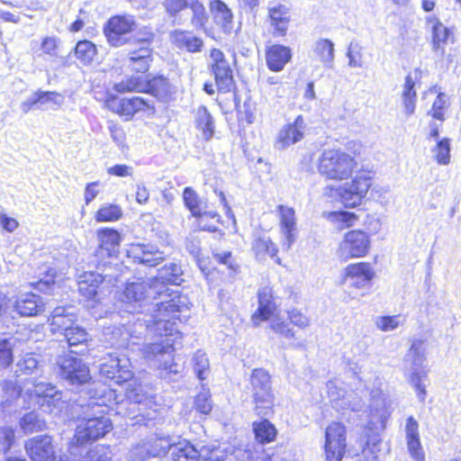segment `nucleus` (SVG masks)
<instances>
[{
  "label": "nucleus",
  "mask_w": 461,
  "mask_h": 461,
  "mask_svg": "<svg viewBox=\"0 0 461 461\" xmlns=\"http://www.w3.org/2000/svg\"><path fill=\"white\" fill-rule=\"evenodd\" d=\"M182 274L181 266L174 262L158 269L157 276L151 279L150 290L158 294L161 301L155 304L149 318L144 320L146 329L159 337L158 341L144 346L145 358L158 368L174 374L178 372L174 352L182 339L176 320L182 321V314L190 310L191 303L186 295L170 290L167 285H179L183 281Z\"/></svg>",
  "instance_id": "obj_1"
},
{
  "label": "nucleus",
  "mask_w": 461,
  "mask_h": 461,
  "mask_svg": "<svg viewBox=\"0 0 461 461\" xmlns=\"http://www.w3.org/2000/svg\"><path fill=\"white\" fill-rule=\"evenodd\" d=\"M357 165L355 158L341 149H325L319 158L318 171L328 179L341 181L352 176Z\"/></svg>",
  "instance_id": "obj_2"
},
{
  "label": "nucleus",
  "mask_w": 461,
  "mask_h": 461,
  "mask_svg": "<svg viewBox=\"0 0 461 461\" xmlns=\"http://www.w3.org/2000/svg\"><path fill=\"white\" fill-rule=\"evenodd\" d=\"M425 361L424 348L420 340L413 341L404 358L406 371L409 372V382L414 389L420 402L427 397L429 382L428 370L423 366Z\"/></svg>",
  "instance_id": "obj_3"
},
{
  "label": "nucleus",
  "mask_w": 461,
  "mask_h": 461,
  "mask_svg": "<svg viewBox=\"0 0 461 461\" xmlns=\"http://www.w3.org/2000/svg\"><path fill=\"white\" fill-rule=\"evenodd\" d=\"M250 384L257 415L268 416L273 411L275 400L269 374L262 368L254 369L250 375Z\"/></svg>",
  "instance_id": "obj_4"
},
{
  "label": "nucleus",
  "mask_w": 461,
  "mask_h": 461,
  "mask_svg": "<svg viewBox=\"0 0 461 461\" xmlns=\"http://www.w3.org/2000/svg\"><path fill=\"white\" fill-rule=\"evenodd\" d=\"M62 347L61 350L58 349L56 366L59 376L70 384H84L90 381V371L83 360L73 356L74 353H68Z\"/></svg>",
  "instance_id": "obj_5"
},
{
  "label": "nucleus",
  "mask_w": 461,
  "mask_h": 461,
  "mask_svg": "<svg viewBox=\"0 0 461 461\" xmlns=\"http://www.w3.org/2000/svg\"><path fill=\"white\" fill-rule=\"evenodd\" d=\"M372 185V177L365 171L358 172L350 182L336 189L337 195L346 207L354 208L361 204Z\"/></svg>",
  "instance_id": "obj_6"
},
{
  "label": "nucleus",
  "mask_w": 461,
  "mask_h": 461,
  "mask_svg": "<svg viewBox=\"0 0 461 461\" xmlns=\"http://www.w3.org/2000/svg\"><path fill=\"white\" fill-rule=\"evenodd\" d=\"M150 284L151 279L145 282H131L126 285L121 298L124 311L134 313L140 312L151 298L153 300L160 299L158 294L150 290Z\"/></svg>",
  "instance_id": "obj_7"
},
{
  "label": "nucleus",
  "mask_w": 461,
  "mask_h": 461,
  "mask_svg": "<svg viewBox=\"0 0 461 461\" xmlns=\"http://www.w3.org/2000/svg\"><path fill=\"white\" fill-rule=\"evenodd\" d=\"M99 416L84 419L77 425L76 438L77 442L84 444L96 440L106 435L113 428L110 419L104 415V410L95 411Z\"/></svg>",
  "instance_id": "obj_8"
},
{
  "label": "nucleus",
  "mask_w": 461,
  "mask_h": 461,
  "mask_svg": "<svg viewBox=\"0 0 461 461\" xmlns=\"http://www.w3.org/2000/svg\"><path fill=\"white\" fill-rule=\"evenodd\" d=\"M33 390L31 395L34 396L35 402L47 413L58 415L65 405L62 393L55 386L44 382L32 381Z\"/></svg>",
  "instance_id": "obj_9"
},
{
  "label": "nucleus",
  "mask_w": 461,
  "mask_h": 461,
  "mask_svg": "<svg viewBox=\"0 0 461 461\" xmlns=\"http://www.w3.org/2000/svg\"><path fill=\"white\" fill-rule=\"evenodd\" d=\"M136 27V22L131 15H116L111 17L104 27V34L113 47H121L131 39L127 36Z\"/></svg>",
  "instance_id": "obj_10"
},
{
  "label": "nucleus",
  "mask_w": 461,
  "mask_h": 461,
  "mask_svg": "<svg viewBox=\"0 0 461 461\" xmlns=\"http://www.w3.org/2000/svg\"><path fill=\"white\" fill-rule=\"evenodd\" d=\"M346 446V427L339 422L330 423L325 431L324 448L327 461H341Z\"/></svg>",
  "instance_id": "obj_11"
},
{
  "label": "nucleus",
  "mask_w": 461,
  "mask_h": 461,
  "mask_svg": "<svg viewBox=\"0 0 461 461\" xmlns=\"http://www.w3.org/2000/svg\"><path fill=\"white\" fill-rule=\"evenodd\" d=\"M211 70L214 75V79L218 90L222 93L230 92L234 85L232 68L229 60L225 58L223 52L218 49H212L210 54Z\"/></svg>",
  "instance_id": "obj_12"
},
{
  "label": "nucleus",
  "mask_w": 461,
  "mask_h": 461,
  "mask_svg": "<svg viewBox=\"0 0 461 461\" xmlns=\"http://www.w3.org/2000/svg\"><path fill=\"white\" fill-rule=\"evenodd\" d=\"M97 236L99 246L95 250V259L93 260V263L96 264L97 267L103 266L111 269L106 259L118 251L122 240L121 235L113 229L105 228L98 230Z\"/></svg>",
  "instance_id": "obj_13"
},
{
  "label": "nucleus",
  "mask_w": 461,
  "mask_h": 461,
  "mask_svg": "<svg viewBox=\"0 0 461 461\" xmlns=\"http://www.w3.org/2000/svg\"><path fill=\"white\" fill-rule=\"evenodd\" d=\"M370 248V239L362 230H350L344 235L339 249V257L345 260L352 258H361L367 254Z\"/></svg>",
  "instance_id": "obj_14"
},
{
  "label": "nucleus",
  "mask_w": 461,
  "mask_h": 461,
  "mask_svg": "<svg viewBox=\"0 0 461 461\" xmlns=\"http://www.w3.org/2000/svg\"><path fill=\"white\" fill-rule=\"evenodd\" d=\"M369 420L366 425L369 430L384 428L390 415L386 402V395L380 388H375L370 393V403L368 406Z\"/></svg>",
  "instance_id": "obj_15"
},
{
  "label": "nucleus",
  "mask_w": 461,
  "mask_h": 461,
  "mask_svg": "<svg viewBox=\"0 0 461 461\" xmlns=\"http://www.w3.org/2000/svg\"><path fill=\"white\" fill-rule=\"evenodd\" d=\"M131 367L130 359L125 356L112 357L100 366V374L107 379L113 380L115 384H121L132 378L133 373Z\"/></svg>",
  "instance_id": "obj_16"
},
{
  "label": "nucleus",
  "mask_w": 461,
  "mask_h": 461,
  "mask_svg": "<svg viewBox=\"0 0 461 461\" xmlns=\"http://www.w3.org/2000/svg\"><path fill=\"white\" fill-rule=\"evenodd\" d=\"M109 268L103 270V273H96L93 271L84 272L78 277V292L79 294L88 300H95L97 295L99 285L108 278L109 282L113 279L117 281L118 276L109 272Z\"/></svg>",
  "instance_id": "obj_17"
},
{
  "label": "nucleus",
  "mask_w": 461,
  "mask_h": 461,
  "mask_svg": "<svg viewBox=\"0 0 461 461\" xmlns=\"http://www.w3.org/2000/svg\"><path fill=\"white\" fill-rule=\"evenodd\" d=\"M24 448L32 461H55V449L52 438L48 435H39L28 439Z\"/></svg>",
  "instance_id": "obj_18"
},
{
  "label": "nucleus",
  "mask_w": 461,
  "mask_h": 461,
  "mask_svg": "<svg viewBox=\"0 0 461 461\" xmlns=\"http://www.w3.org/2000/svg\"><path fill=\"white\" fill-rule=\"evenodd\" d=\"M374 276L375 272L369 263L350 264L345 268V283L357 289L369 287Z\"/></svg>",
  "instance_id": "obj_19"
},
{
  "label": "nucleus",
  "mask_w": 461,
  "mask_h": 461,
  "mask_svg": "<svg viewBox=\"0 0 461 461\" xmlns=\"http://www.w3.org/2000/svg\"><path fill=\"white\" fill-rule=\"evenodd\" d=\"M304 129V119L302 115H298L294 122L285 124L280 130L275 143V148L283 150L302 140Z\"/></svg>",
  "instance_id": "obj_20"
},
{
  "label": "nucleus",
  "mask_w": 461,
  "mask_h": 461,
  "mask_svg": "<svg viewBox=\"0 0 461 461\" xmlns=\"http://www.w3.org/2000/svg\"><path fill=\"white\" fill-rule=\"evenodd\" d=\"M277 211L280 217V231L283 236L282 247L289 250L297 238L295 212L292 207L278 205Z\"/></svg>",
  "instance_id": "obj_21"
},
{
  "label": "nucleus",
  "mask_w": 461,
  "mask_h": 461,
  "mask_svg": "<svg viewBox=\"0 0 461 461\" xmlns=\"http://www.w3.org/2000/svg\"><path fill=\"white\" fill-rule=\"evenodd\" d=\"M427 23L431 25L432 52L435 57L441 59L446 54V46L452 35V32L436 16H429L427 18Z\"/></svg>",
  "instance_id": "obj_22"
},
{
  "label": "nucleus",
  "mask_w": 461,
  "mask_h": 461,
  "mask_svg": "<svg viewBox=\"0 0 461 461\" xmlns=\"http://www.w3.org/2000/svg\"><path fill=\"white\" fill-rule=\"evenodd\" d=\"M43 306L41 296L33 293H28L15 300L10 314L12 319L15 318L13 313L19 316H35L43 311Z\"/></svg>",
  "instance_id": "obj_23"
},
{
  "label": "nucleus",
  "mask_w": 461,
  "mask_h": 461,
  "mask_svg": "<svg viewBox=\"0 0 461 461\" xmlns=\"http://www.w3.org/2000/svg\"><path fill=\"white\" fill-rule=\"evenodd\" d=\"M128 256L134 262L148 267H155L165 259L164 252L154 249L150 245L142 244L132 245L128 250Z\"/></svg>",
  "instance_id": "obj_24"
},
{
  "label": "nucleus",
  "mask_w": 461,
  "mask_h": 461,
  "mask_svg": "<svg viewBox=\"0 0 461 461\" xmlns=\"http://www.w3.org/2000/svg\"><path fill=\"white\" fill-rule=\"evenodd\" d=\"M258 307L251 317V321L254 326H258L262 321L268 320L276 310L272 288L268 286L260 288L258 292Z\"/></svg>",
  "instance_id": "obj_25"
},
{
  "label": "nucleus",
  "mask_w": 461,
  "mask_h": 461,
  "mask_svg": "<svg viewBox=\"0 0 461 461\" xmlns=\"http://www.w3.org/2000/svg\"><path fill=\"white\" fill-rule=\"evenodd\" d=\"M73 307H56L49 318L50 325L53 332H59L64 335L69 330L74 329L76 315L72 312Z\"/></svg>",
  "instance_id": "obj_26"
},
{
  "label": "nucleus",
  "mask_w": 461,
  "mask_h": 461,
  "mask_svg": "<svg viewBox=\"0 0 461 461\" xmlns=\"http://www.w3.org/2000/svg\"><path fill=\"white\" fill-rule=\"evenodd\" d=\"M151 47H139L130 44L127 52L128 66L138 73H145L149 70L153 60Z\"/></svg>",
  "instance_id": "obj_27"
},
{
  "label": "nucleus",
  "mask_w": 461,
  "mask_h": 461,
  "mask_svg": "<svg viewBox=\"0 0 461 461\" xmlns=\"http://www.w3.org/2000/svg\"><path fill=\"white\" fill-rule=\"evenodd\" d=\"M268 16L275 36H285L291 21L290 7L284 4H277L269 7Z\"/></svg>",
  "instance_id": "obj_28"
},
{
  "label": "nucleus",
  "mask_w": 461,
  "mask_h": 461,
  "mask_svg": "<svg viewBox=\"0 0 461 461\" xmlns=\"http://www.w3.org/2000/svg\"><path fill=\"white\" fill-rule=\"evenodd\" d=\"M194 124L202 134L203 140H212L215 132L214 119L204 105H199L193 111Z\"/></svg>",
  "instance_id": "obj_29"
},
{
  "label": "nucleus",
  "mask_w": 461,
  "mask_h": 461,
  "mask_svg": "<svg viewBox=\"0 0 461 461\" xmlns=\"http://www.w3.org/2000/svg\"><path fill=\"white\" fill-rule=\"evenodd\" d=\"M215 23L223 32L230 34L233 30V14L228 5L221 0H211L209 4Z\"/></svg>",
  "instance_id": "obj_30"
},
{
  "label": "nucleus",
  "mask_w": 461,
  "mask_h": 461,
  "mask_svg": "<svg viewBox=\"0 0 461 461\" xmlns=\"http://www.w3.org/2000/svg\"><path fill=\"white\" fill-rule=\"evenodd\" d=\"M291 57L290 48L279 44L273 45L266 54L267 67L272 71L279 72L290 61Z\"/></svg>",
  "instance_id": "obj_31"
},
{
  "label": "nucleus",
  "mask_w": 461,
  "mask_h": 461,
  "mask_svg": "<svg viewBox=\"0 0 461 461\" xmlns=\"http://www.w3.org/2000/svg\"><path fill=\"white\" fill-rule=\"evenodd\" d=\"M147 103L141 97L113 99L108 102V106L120 115L131 117L135 113L144 109Z\"/></svg>",
  "instance_id": "obj_32"
},
{
  "label": "nucleus",
  "mask_w": 461,
  "mask_h": 461,
  "mask_svg": "<svg viewBox=\"0 0 461 461\" xmlns=\"http://www.w3.org/2000/svg\"><path fill=\"white\" fill-rule=\"evenodd\" d=\"M65 343L70 348L68 353L83 354L87 350V341L89 335L86 330L80 326H76L63 335Z\"/></svg>",
  "instance_id": "obj_33"
},
{
  "label": "nucleus",
  "mask_w": 461,
  "mask_h": 461,
  "mask_svg": "<svg viewBox=\"0 0 461 461\" xmlns=\"http://www.w3.org/2000/svg\"><path fill=\"white\" fill-rule=\"evenodd\" d=\"M149 446L150 456H160L166 455L169 450L172 451L175 440L170 436L156 434L149 437L146 440Z\"/></svg>",
  "instance_id": "obj_34"
},
{
  "label": "nucleus",
  "mask_w": 461,
  "mask_h": 461,
  "mask_svg": "<svg viewBox=\"0 0 461 461\" xmlns=\"http://www.w3.org/2000/svg\"><path fill=\"white\" fill-rule=\"evenodd\" d=\"M313 54L327 68H332L334 64V44L328 39H320L312 47Z\"/></svg>",
  "instance_id": "obj_35"
},
{
  "label": "nucleus",
  "mask_w": 461,
  "mask_h": 461,
  "mask_svg": "<svg viewBox=\"0 0 461 461\" xmlns=\"http://www.w3.org/2000/svg\"><path fill=\"white\" fill-rule=\"evenodd\" d=\"M171 456L174 461H201V453L188 441H175Z\"/></svg>",
  "instance_id": "obj_36"
},
{
  "label": "nucleus",
  "mask_w": 461,
  "mask_h": 461,
  "mask_svg": "<svg viewBox=\"0 0 461 461\" xmlns=\"http://www.w3.org/2000/svg\"><path fill=\"white\" fill-rule=\"evenodd\" d=\"M147 87L145 93H149L159 100H167L172 94V86L167 78L158 76L150 80H145Z\"/></svg>",
  "instance_id": "obj_37"
},
{
  "label": "nucleus",
  "mask_w": 461,
  "mask_h": 461,
  "mask_svg": "<svg viewBox=\"0 0 461 461\" xmlns=\"http://www.w3.org/2000/svg\"><path fill=\"white\" fill-rule=\"evenodd\" d=\"M41 365L32 353L24 354L16 364L15 374L17 376L23 375H35V377L41 375Z\"/></svg>",
  "instance_id": "obj_38"
},
{
  "label": "nucleus",
  "mask_w": 461,
  "mask_h": 461,
  "mask_svg": "<svg viewBox=\"0 0 461 461\" xmlns=\"http://www.w3.org/2000/svg\"><path fill=\"white\" fill-rule=\"evenodd\" d=\"M415 79L411 75L405 77L403 89L402 93V99L404 105V113L406 115H411L415 111L417 94L414 89Z\"/></svg>",
  "instance_id": "obj_39"
},
{
  "label": "nucleus",
  "mask_w": 461,
  "mask_h": 461,
  "mask_svg": "<svg viewBox=\"0 0 461 461\" xmlns=\"http://www.w3.org/2000/svg\"><path fill=\"white\" fill-rule=\"evenodd\" d=\"M173 39L177 47L185 48L190 52L200 51L203 44L200 38L188 32L176 31Z\"/></svg>",
  "instance_id": "obj_40"
},
{
  "label": "nucleus",
  "mask_w": 461,
  "mask_h": 461,
  "mask_svg": "<svg viewBox=\"0 0 461 461\" xmlns=\"http://www.w3.org/2000/svg\"><path fill=\"white\" fill-rule=\"evenodd\" d=\"M253 431L257 440L262 444L274 441L277 433L276 427L267 419L259 422L255 421Z\"/></svg>",
  "instance_id": "obj_41"
},
{
  "label": "nucleus",
  "mask_w": 461,
  "mask_h": 461,
  "mask_svg": "<svg viewBox=\"0 0 461 461\" xmlns=\"http://www.w3.org/2000/svg\"><path fill=\"white\" fill-rule=\"evenodd\" d=\"M364 407L365 402L362 400V397L358 394V393L350 391L348 392L344 397H342L341 402H339L337 410L342 411H350L353 412H359L363 411Z\"/></svg>",
  "instance_id": "obj_42"
},
{
  "label": "nucleus",
  "mask_w": 461,
  "mask_h": 461,
  "mask_svg": "<svg viewBox=\"0 0 461 461\" xmlns=\"http://www.w3.org/2000/svg\"><path fill=\"white\" fill-rule=\"evenodd\" d=\"M74 51L76 58L86 65L90 64L97 53L95 45L87 40L78 41Z\"/></svg>",
  "instance_id": "obj_43"
},
{
  "label": "nucleus",
  "mask_w": 461,
  "mask_h": 461,
  "mask_svg": "<svg viewBox=\"0 0 461 461\" xmlns=\"http://www.w3.org/2000/svg\"><path fill=\"white\" fill-rule=\"evenodd\" d=\"M110 333V328L107 329L105 335ZM131 335L130 333V329L126 326L117 327L111 330V338L109 339V343L112 347L120 348H128L130 346V339Z\"/></svg>",
  "instance_id": "obj_44"
},
{
  "label": "nucleus",
  "mask_w": 461,
  "mask_h": 461,
  "mask_svg": "<svg viewBox=\"0 0 461 461\" xmlns=\"http://www.w3.org/2000/svg\"><path fill=\"white\" fill-rule=\"evenodd\" d=\"M20 426L25 434L41 431L46 428L45 421L34 411L24 414L20 420Z\"/></svg>",
  "instance_id": "obj_45"
},
{
  "label": "nucleus",
  "mask_w": 461,
  "mask_h": 461,
  "mask_svg": "<svg viewBox=\"0 0 461 461\" xmlns=\"http://www.w3.org/2000/svg\"><path fill=\"white\" fill-rule=\"evenodd\" d=\"M183 199L185 205L191 212L192 215L202 218V210H203V202L197 194L191 187H185L183 192Z\"/></svg>",
  "instance_id": "obj_46"
},
{
  "label": "nucleus",
  "mask_w": 461,
  "mask_h": 461,
  "mask_svg": "<svg viewBox=\"0 0 461 461\" xmlns=\"http://www.w3.org/2000/svg\"><path fill=\"white\" fill-rule=\"evenodd\" d=\"M146 87L147 84L140 77H131L115 84L113 89L118 93L144 92Z\"/></svg>",
  "instance_id": "obj_47"
},
{
  "label": "nucleus",
  "mask_w": 461,
  "mask_h": 461,
  "mask_svg": "<svg viewBox=\"0 0 461 461\" xmlns=\"http://www.w3.org/2000/svg\"><path fill=\"white\" fill-rule=\"evenodd\" d=\"M122 215V208L117 204L106 203L96 212L95 221L98 222L115 221Z\"/></svg>",
  "instance_id": "obj_48"
},
{
  "label": "nucleus",
  "mask_w": 461,
  "mask_h": 461,
  "mask_svg": "<svg viewBox=\"0 0 461 461\" xmlns=\"http://www.w3.org/2000/svg\"><path fill=\"white\" fill-rule=\"evenodd\" d=\"M188 7L192 11L191 23L196 29L204 27L208 21V16L203 5L199 0H191Z\"/></svg>",
  "instance_id": "obj_49"
},
{
  "label": "nucleus",
  "mask_w": 461,
  "mask_h": 461,
  "mask_svg": "<svg viewBox=\"0 0 461 461\" xmlns=\"http://www.w3.org/2000/svg\"><path fill=\"white\" fill-rule=\"evenodd\" d=\"M271 330L280 336L281 338L286 339H295V332L291 328V324L286 320H284L280 316H275L271 320L270 323Z\"/></svg>",
  "instance_id": "obj_50"
},
{
  "label": "nucleus",
  "mask_w": 461,
  "mask_h": 461,
  "mask_svg": "<svg viewBox=\"0 0 461 461\" xmlns=\"http://www.w3.org/2000/svg\"><path fill=\"white\" fill-rule=\"evenodd\" d=\"M15 339L13 337H0V366H9L14 359L13 348Z\"/></svg>",
  "instance_id": "obj_51"
},
{
  "label": "nucleus",
  "mask_w": 461,
  "mask_h": 461,
  "mask_svg": "<svg viewBox=\"0 0 461 461\" xmlns=\"http://www.w3.org/2000/svg\"><path fill=\"white\" fill-rule=\"evenodd\" d=\"M450 140L444 138L438 140L432 149V153L438 164L447 166L450 163Z\"/></svg>",
  "instance_id": "obj_52"
},
{
  "label": "nucleus",
  "mask_w": 461,
  "mask_h": 461,
  "mask_svg": "<svg viewBox=\"0 0 461 461\" xmlns=\"http://www.w3.org/2000/svg\"><path fill=\"white\" fill-rule=\"evenodd\" d=\"M258 256L268 255L272 258L276 256L277 248L273 241L267 237H261L253 242L252 246Z\"/></svg>",
  "instance_id": "obj_53"
},
{
  "label": "nucleus",
  "mask_w": 461,
  "mask_h": 461,
  "mask_svg": "<svg viewBox=\"0 0 461 461\" xmlns=\"http://www.w3.org/2000/svg\"><path fill=\"white\" fill-rule=\"evenodd\" d=\"M327 393L333 408L337 409L339 402H341L342 397L347 394V391L341 386L339 380H330L327 384Z\"/></svg>",
  "instance_id": "obj_54"
},
{
  "label": "nucleus",
  "mask_w": 461,
  "mask_h": 461,
  "mask_svg": "<svg viewBox=\"0 0 461 461\" xmlns=\"http://www.w3.org/2000/svg\"><path fill=\"white\" fill-rule=\"evenodd\" d=\"M193 363L196 376L201 381L204 380L209 374V359L205 353L198 350L193 357Z\"/></svg>",
  "instance_id": "obj_55"
},
{
  "label": "nucleus",
  "mask_w": 461,
  "mask_h": 461,
  "mask_svg": "<svg viewBox=\"0 0 461 461\" xmlns=\"http://www.w3.org/2000/svg\"><path fill=\"white\" fill-rule=\"evenodd\" d=\"M39 109H43L48 104L59 106L62 104L64 98L57 92L37 91L36 92Z\"/></svg>",
  "instance_id": "obj_56"
},
{
  "label": "nucleus",
  "mask_w": 461,
  "mask_h": 461,
  "mask_svg": "<svg viewBox=\"0 0 461 461\" xmlns=\"http://www.w3.org/2000/svg\"><path fill=\"white\" fill-rule=\"evenodd\" d=\"M403 321L400 315L380 316L375 320L377 329L382 331H393L396 330Z\"/></svg>",
  "instance_id": "obj_57"
},
{
  "label": "nucleus",
  "mask_w": 461,
  "mask_h": 461,
  "mask_svg": "<svg viewBox=\"0 0 461 461\" xmlns=\"http://www.w3.org/2000/svg\"><path fill=\"white\" fill-rule=\"evenodd\" d=\"M362 47L358 43L351 42L348 48L347 57L348 58V66L350 68L363 67Z\"/></svg>",
  "instance_id": "obj_58"
},
{
  "label": "nucleus",
  "mask_w": 461,
  "mask_h": 461,
  "mask_svg": "<svg viewBox=\"0 0 461 461\" xmlns=\"http://www.w3.org/2000/svg\"><path fill=\"white\" fill-rule=\"evenodd\" d=\"M211 394L208 389L203 387V390L196 395L194 407L196 411L203 414H208L212 411Z\"/></svg>",
  "instance_id": "obj_59"
},
{
  "label": "nucleus",
  "mask_w": 461,
  "mask_h": 461,
  "mask_svg": "<svg viewBox=\"0 0 461 461\" xmlns=\"http://www.w3.org/2000/svg\"><path fill=\"white\" fill-rule=\"evenodd\" d=\"M154 33L149 28H143L140 30L134 36H132L130 44L139 47H150L151 42L154 40Z\"/></svg>",
  "instance_id": "obj_60"
},
{
  "label": "nucleus",
  "mask_w": 461,
  "mask_h": 461,
  "mask_svg": "<svg viewBox=\"0 0 461 461\" xmlns=\"http://www.w3.org/2000/svg\"><path fill=\"white\" fill-rule=\"evenodd\" d=\"M111 450L104 446H97L91 449L86 457V461H111Z\"/></svg>",
  "instance_id": "obj_61"
},
{
  "label": "nucleus",
  "mask_w": 461,
  "mask_h": 461,
  "mask_svg": "<svg viewBox=\"0 0 461 461\" xmlns=\"http://www.w3.org/2000/svg\"><path fill=\"white\" fill-rule=\"evenodd\" d=\"M446 109L447 95L443 93H439L432 104L430 113L433 118L443 121Z\"/></svg>",
  "instance_id": "obj_62"
},
{
  "label": "nucleus",
  "mask_w": 461,
  "mask_h": 461,
  "mask_svg": "<svg viewBox=\"0 0 461 461\" xmlns=\"http://www.w3.org/2000/svg\"><path fill=\"white\" fill-rule=\"evenodd\" d=\"M149 456H150L149 446L145 440L138 443L129 452L130 461H145Z\"/></svg>",
  "instance_id": "obj_63"
},
{
  "label": "nucleus",
  "mask_w": 461,
  "mask_h": 461,
  "mask_svg": "<svg viewBox=\"0 0 461 461\" xmlns=\"http://www.w3.org/2000/svg\"><path fill=\"white\" fill-rule=\"evenodd\" d=\"M191 0H164L163 6L169 16H176L188 7Z\"/></svg>",
  "instance_id": "obj_64"
}]
</instances>
